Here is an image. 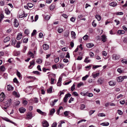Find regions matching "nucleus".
Returning <instances> with one entry per match:
<instances>
[{
  "instance_id": "9",
  "label": "nucleus",
  "mask_w": 127,
  "mask_h": 127,
  "mask_svg": "<svg viewBox=\"0 0 127 127\" xmlns=\"http://www.w3.org/2000/svg\"><path fill=\"white\" fill-rule=\"evenodd\" d=\"M28 55L30 57L33 58L34 57V55L33 53L30 51H29L27 53Z\"/></svg>"
},
{
  "instance_id": "34",
  "label": "nucleus",
  "mask_w": 127,
  "mask_h": 127,
  "mask_svg": "<svg viewBox=\"0 0 127 127\" xmlns=\"http://www.w3.org/2000/svg\"><path fill=\"white\" fill-rule=\"evenodd\" d=\"M4 120L5 121H6L7 122H10V123H12L13 124H14V122H13L11 121H10V120L8 119L7 118H4Z\"/></svg>"
},
{
  "instance_id": "14",
  "label": "nucleus",
  "mask_w": 127,
  "mask_h": 127,
  "mask_svg": "<svg viewBox=\"0 0 127 127\" xmlns=\"http://www.w3.org/2000/svg\"><path fill=\"white\" fill-rule=\"evenodd\" d=\"M101 39L102 41L104 42L106 41L107 38L105 35H102L101 36Z\"/></svg>"
},
{
  "instance_id": "6",
  "label": "nucleus",
  "mask_w": 127,
  "mask_h": 127,
  "mask_svg": "<svg viewBox=\"0 0 127 127\" xmlns=\"http://www.w3.org/2000/svg\"><path fill=\"white\" fill-rule=\"evenodd\" d=\"M43 126L44 127H48L49 126L48 122L46 120L42 122Z\"/></svg>"
},
{
  "instance_id": "32",
  "label": "nucleus",
  "mask_w": 127,
  "mask_h": 127,
  "mask_svg": "<svg viewBox=\"0 0 127 127\" xmlns=\"http://www.w3.org/2000/svg\"><path fill=\"white\" fill-rule=\"evenodd\" d=\"M42 60L41 59H37L36 61V62L38 64H41L42 63Z\"/></svg>"
},
{
  "instance_id": "25",
  "label": "nucleus",
  "mask_w": 127,
  "mask_h": 127,
  "mask_svg": "<svg viewBox=\"0 0 127 127\" xmlns=\"http://www.w3.org/2000/svg\"><path fill=\"white\" fill-rule=\"evenodd\" d=\"M10 39V38L9 37H7L4 39V42H7L9 41Z\"/></svg>"
},
{
  "instance_id": "41",
  "label": "nucleus",
  "mask_w": 127,
  "mask_h": 127,
  "mask_svg": "<svg viewBox=\"0 0 127 127\" xmlns=\"http://www.w3.org/2000/svg\"><path fill=\"white\" fill-rule=\"evenodd\" d=\"M52 91V89L51 87H50L47 90V92L48 93H51Z\"/></svg>"
},
{
  "instance_id": "35",
  "label": "nucleus",
  "mask_w": 127,
  "mask_h": 127,
  "mask_svg": "<svg viewBox=\"0 0 127 127\" xmlns=\"http://www.w3.org/2000/svg\"><path fill=\"white\" fill-rule=\"evenodd\" d=\"M89 37V36L88 35H86L83 37V38L84 40H86L88 39Z\"/></svg>"
},
{
  "instance_id": "16",
  "label": "nucleus",
  "mask_w": 127,
  "mask_h": 127,
  "mask_svg": "<svg viewBox=\"0 0 127 127\" xmlns=\"http://www.w3.org/2000/svg\"><path fill=\"white\" fill-rule=\"evenodd\" d=\"M13 94L17 97H19L20 96L19 94L15 91L13 92Z\"/></svg>"
},
{
  "instance_id": "51",
  "label": "nucleus",
  "mask_w": 127,
  "mask_h": 127,
  "mask_svg": "<svg viewBox=\"0 0 127 127\" xmlns=\"http://www.w3.org/2000/svg\"><path fill=\"white\" fill-rule=\"evenodd\" d=\"M69 32H66L64 33V36L66 37H67L69 35Z\"/></svg>"
},
{
  "instance_id": "8",
  "label": "nucleus",
  "mask_w": 127,
  "mask_h": 127,
  "mask_svg": "<svg viewBox=\"0 0 127 127\" xmlns=\"http://www.w3.org/2000/svg\"><path fill=\"white\" fill-rule=\"evenodd\" d=\"M19 110L20 113H23L26 111V109L25 108L22 107L19 108Z\"/></svg>"
},
{
  "instance_id": "20",
  "label": "nucleus",
  "mask_w": 127,
  "mask_h": 127,
  "mask_svg": "<svg viewBox=\"0 0 127 127\" xmlns=\"http://www.w3.org/2000/svg\"><path fill=\"white\" fill-rule=\"evenodd\" d=\"M100 125L104 126H107L109 125V123L107 122H105L101 123Z\"/></svg>"
},
{
  "instance_id": "52",
  "label": "nucleus",
  "mask_w": 127,
  "mask_h": 127,
  "mask_svg": "<svg viewBox=\"0 0 127 127\" xmlns=\"http://www.w3.org/2000/svg\"><path fill=\"white\" fill-rule=\"evenodd\" d=\"M85 107V106L84 104H81L80 106V109H81L82 110L84 109Z\"/></svg>"
},
{
  "instance_id": "19",
  "label": "nucleus",
  "mask_w": 127,
  "mask_h": 127,
  "mask_svg": "<svg viewBox=\"0 0 127 127\" xmlns=\"http://www.w3.org/2000/svg\"><path fill=\"white\" fill-rule=\"evenodd\" d=\"M86 46L88 48H90L94 46V44L92 43H88L86 44Z\"/></svg>"
},
{
  "instance_id": "1",
  "label": "nucleus",
  "mask_w": 127,
  "mask_h": 127,
  "mask_svg": "<svg viewBox=\"0 0 127 127\" xmlns=\"http://www.w3.org/2000/svg\"><path fill=\"white\" fill-rule=\"evenodd\" d=\"M126 78H127V76H120L117 78V80L118 82H121L124 80V79Z\"/></svg>"
},
{
  "instance_id": "62",
  "label": "nucleus",
  "mask_w": 127,
  "mask_h": 127,
  "mask_svg": "<svg viewBox=\"0 0 127 127\" xmlns=\"http://www.w3.org/2000/svg\"><path fill=\"white\" fill-rule=\"evenodd\" d=\"M73 95L75 96H78V95L77 93L75 92H73Z\"/></svg>"
},
{
  "instance_id": "33",
  "label": "nucleus",
  "mask_w": 127,
  "mask_h": 127,
  "mask_svg": "<svg viewBox=\"0 0 127 127\" xmlns=\"http://www.w3.org/2000/svg\"><path fill=\"white\" fill-rule=\"evenodd\" d=\"M84 84L82 82H80L77 85V87L78 88H80L81 86H83Z\"/></svg>"
},
{
  "instance_id": "58",
  "label": "nucleus",
  "mask_w": 127,
  "mask_h": 127,
  "mask_svg": "<svg viewBox=\"0 0 127 127\" xmlns=\"http://www.w3.org/2000/svg\"><path fill=\"white\" fill-rule=\"evenodd\" d=\"M36 32V30H33V32L32 33V36L34 35L35 34Z\"/></svg>"
},
{
  "instance_id": "54",
  "label": "nucleus",
  "mask_w": 127,
  "mask_h": 127,
  "mask_svg": "<svg viewBox=\"0 0 127 127\" xmlns=\"http://www.w3.org/2000/svg\"><path fill=\"white\" fill-rule=\"evenodd\" d=\"M89 55L91 57H93L94 56V53L92 52H90L89 53Z\"/></svg>"
},
{
  "instance_id": "59",
  "label": "nucleus",
  "mask_w": 127,
  "mask_h": 127,
  "mask_svg": "<svg viewBox=\"0 0 127 127\" xmlns=\"http://www.w3.org/2000/svg\"><path fill=\"white\" fill-rule=\"evenodd\" d=\"M3 17H4L3 15L2 14H1L0 15V22L2 20V19L3 18Z\"/></svg>"
},
{
  "instance_id": "56",
  "label": "nucleus",
  "mask_w": 127,
  "mask_h": 127,
  "mask_svg": "<svg viewBox=\"0 0 127 127\" xmlns=\"http://www.w3.org/2000/svg\"><path fill=\"white\" fill-rule=\"evenodd\" d=\"M59 60V57H57L56 58H55L54 60L55 62L56 63H57L58 62Z\"/></svg>"
},
{
  "instance_id": "50",
  "label": "nucleus",
  "mask_w": 127,
  "mask_h": 127,
  "mask_svg": "<svg viewBox=\"0 0 127 127\" xmlns=\"http://www.w3.org/2000/svg\"><path fill=\"white\" fill-rule=\"evenodd\" d=\"M24 33L25 34H28L29 33V32L28 29H26L24 31Z\"/></svg>"
},
{
  "instance_id": "10",
  "label": "nucleus",
  "mask_w": 127,
  "mask_h": 127,
  "mask_svg": "<svg viewBox=\"0 0 127 127\" xmlns=\"http://www.w3.org/2000/svg\"><path fill=\"white\" fill-rule=\"evenodd\" d=\"M7 88L8 91H12L13 89V87L12 86L10 85H7Z\"/></svg>"
},
{
  "instance_id": "5",
  "label": "nucleus",
  "mask_w": 127,
  "mask_h": 127,
  "mask_svg": "<svg viewBox=\"0 0 127 127\" xmlns=\"http://www.w3.org/2000/svg\"><path fill=\"white\" fill-rule=\"evenodd\" d=\"M5 98V95L4 93L2 92L0 95V101H2Z\"/></svg>"
},
{
  "instance_id": "4",
  "label": "nucleus",
  "mask_w": 127,
  "mask_h": 127,
  "mask_svg": "<svg viewBox=\"0 0 127 127\" xmlns=\"http://www.w3.org/2000/svg\"><path fill=\"white\" fill-rule=\"evenodd\" d=\"M71 94L69 93H68L66 94L65 97H64L63 100L64 102H66L67 101V99L68 97H70L71 96Z\"/></svg>"
},
{
  "instance_id": "48",
  "label": "nucleus",
  "mask_w": 127,
  "mask_h": 127,
  "mask_svg": "<svg viewBox=\"0 0 127 127\" xmlns=\"http://www.w3.org/2000/svg\"><path fill=\"white\" fill-rule=\"evenodd\" d=\"M28 41V38H25L23 39V42L24 43H27Z\"/></svg>"
},
{
  "instance_id": "17",
  "label": "nucleus",
  "mask_w": 127,
  "mask_h": 127,
  "mask_svg": "<svg viewBox=\"0 0 127 127\" xmlns=\"http://www.w3.org/2000/svg\"><path fill=\"white\" fill-rule=\"evenodd\" d=\"M109 85L111 86H114L116 85V82L113 81H111L109 82Z\"/></svg>"
},
{
  "instance_id": "39",
  "label": "nucleus",
  "mask_w": 127,
  "mask_h": 127,
  "mask_svg": "<svg viewBox=\"0 0 127 127\" xmlns=\"http://www.w3.org/2000/svg\"><path fill=\"white\" fill-rule=\"evenodd\" d=\"M12 42L11 44L12 45H14L16 43V39H14V40H12L11 41Z\"/></svg>"
},
{
  "instance_id": "49",
  "label": "nucleus",
  "mask_w": 127,
  "mask_h": 127,
  "mask_svg": "<svg viewBox=\"0 0 127 127\" xmlns=\"http://www.w3.org/2000/svg\"><path fill=\"white\" fill-rule=\"evenodd\" d=\"M28 78H29L32 79L34 80H38L35 77L30 76L28 77Z\"/></svg>"
},
{
  "instance_id": "60",
  "label": "nucleus",
  "mask_w": 127,
  "mask_h": 127,
  "mask_svg": "<svg viewBox=\"0 0 127 127\" xmlns=\"http://www.w3.org/2000/svg\"><path fill=\"white\" fill-rule=\"evenodd\" d=\"M50 18V17L48 15H47L45 17V19L46 20H49Z\"/></svg>"
},
{
  "instance_id": "53",
  "label": "nucleus",
  "mask_w": 127,
  "mask_h": 127,
  "mask_svg": "<svg viewBox=\"0 0 127 127\" xmlns=\"http://www.w3.org/2000/svg\"><path fill=\"white\" fill-rule=\"evenodd\" d=\"M95 21L94 20L92 23V25L94 27H96V23H95Z\"/></svg>"
},
{
  "instance_id": "31",
  "label": "nucleus",
  "mask_w": 127,
  "mask_h": 127,
  "mask_svg": "<svg viewBox=\"0 0 127 127\" xmlns=\"http://www.w3.org/2000/svg\"><path fill=\"white\" fill-rule=\"evenodd\" d=\"M89 76L88 75H86L85 76L83 77L82 78V80L83 81L86 80L89 77Z\"/></svg>"
},
{
  "instance_id": "42",
  "label": "nucleus",
  "mask_w": 127,
  "mask_h": 127,
  "mask_svg": "<svg viewBox=\"0 0 127 127\" xmlns=\"http://www.w3.org/2000/svg\"><path fill=\"white\" fill-rule=\"evenodd\" d=\"M16 74L17 76L19 78H20L21 77V75L20 73L18 71V70L17 71Z\"/></svg>"
},
{
  "instance_id": "7",
  "label": "nucleus",
  "mask_w": 127,
  "mask_h": 127,
  "mask_svg": "<svg viewBox=\"0 0 127 127\" xmlns=\"http://www.w3.org/2000/svg\"><path fill=\"white\" fill-rule=\"evenodd\" d=\"M22 34L21 32H20L18 33L16 37V39L18 40H20L22 37Z\"/></svg>"
},
{
  "instance_id": "15",
  "label": "nucleus",
  "mask_w": 127,
  "mask_h": 127,
  "mask_svg": "<svg viewBox=\"0 0 127 127\" xmlns=\"http://www.w3.org/2000/svg\"><path fill=\"white\" fill-rule=\"evenodd\" d=\"M49 48V46L46 44H44L43 45V49L45 50L48 49Z\"/></svg>"
},
{
  "instance_id": "3",
  "label": "nucleus",
  "mask_w": 127,
  "mask_h": 127,
  "mask_svg": "<svg viewBox=\"0 0 127 127\" xmlns=\"http://www.w3.org/2000/svg\"><path fill=\"white\" fill-rule=\"evenodd\" d=\"M120 58V56L118 55L114 54L112 55V59L115 61L118 60Z\"/></svg>"
},
{
  "instance_id": "40",
  "label": "nucleus",
  "mask_w": 127,
  "mask_h": 127,
  "mask_svg": "<svg viewBox=\"0 0 127 127\" xmlns=\"http://www.w3.org/2000/svg\"><path fill=\"white\" fill-rule=\"evenodd\" d=\"M86 95L90 97H91L93 96V94L92 93H86Z\"/></svg>"
},
{
  "instance_id": "57",
  "label": "nucleus",
  "mask_w": 127,
  "mask_h": 127,
  "mask_svg": "<svg viewBox=\"0 0 127 127\" xmlns=\"http://www.w3.org/2000/svg\"><path fill=\"white\" fill-rule=\"evenodd\" d=\"M121 62L123 63H125V64H127V61H126V60L125 59H124L122 60H121Z\"/></svg>"
},
{
  "instance_id": "47",
  "label": "nucleus",
  "mask_w": 127,
  "mask_h": 127,
  "mask_svg": "<svg viewBox=\"0 0 127 127\" xmlns=\"http://www.w3.org/2000/svg\"><path fill=\"white\" fill-rule=\"evenodd\" d=\"M27 48V47L26 46H24V48L22 50V52L23 53H25L26 52V50Z\"/></svg>"
},
{
  "instance_id": "28",
  "label": "nucleus",
  "mask_w": 127,
  "mask_h": 127,
  "mask_svg": "<svg viewBox=\"0 0 127 127\" xmlns=\"http://www.w3.org/2000/svg\"><path fill=\"white\" fill-rule=\"evenodd\" d=\"M55 111V110L54 108H53L51 109L50 112V115H52L54 113Z\"/></svg>"
},
{
  "instance_id": "30",
  "label": "nucleus",
  "mask_w": 127,
  "mask_h": 127,
  "mask_svg": "<svg viewBox=\"0 0 127 127\" xmlns=\"http://www.w3.org/2000/svg\"><path fill=\"white\" fill-rule=\"evenodd\" d=\"M5 13L7 15H9L10 13V12L8 9L7 8H6L5 9Z\"/></svg>"
},
{
  "instance_id": "21",
  "label": "nucleus",
  "mask_w": 127,
  "mask_h": 127,
  "mask_svg": "<svg viewBox=\"0 0 127 127\" xmlns=\"http://www.w3.org/2000/svg\"><path fill=\"white\" fill-rule=\"evenodd\" d=\"M125 33V31L123 30H118L117 32V33L119 34H124Z\"/></svg>"
},
{
  "instance_id": "24",
  "label": "nucleus",
  "mask_w": 127,
  "mask_h": 127,
  "mask_svg": "<svg viewBox=\"0 0 127 127\" xmlns=\"http://www.w3.org/2000/svg\"><path fill=\"white\" fill-rule=\"evenodd\" d=\"M99 75V73H97L95 74L93 73L92 74V76L93 78H95L96 77L98 76Z\"/></svg>"
},
{
  "instance_id": "44",
  "label": "nucleus",
  "mask_w": 127,
  "mask_h": 127,
  "mask_svg": "<svg viewBox=\"0 0 127 127\" xmlns=\"http://www.w3.org/2000/svg\"><path fill=\"white\" fill-rule=\"evenodd\" d=\"M95 111V110H91L89 112V115L90 116L92 114L94 113Z\"/></svg>"
},
{
  "instance_id": "43",
  "label": "nucleus",
  "mask_w": 127,
  "mask_h": 127,
  "mask_svg": "<svg viewBox=\"0 0 127 127\" xmlns=\"http://www.w3.org/2000/svg\"><path fill=\"white\" fill-rule=\"evenodd\" d=\"M27 4L29 7L30 8H31L33 6V4L31 3H28Z\"/></svg>"
},
{
  "instance_id": "63",
  "label": "nucleus",
  "mask_w": 127,
  "mask_h": 127,
  "mask_svg": "<svg viewBox=\"0 0 127 127\" xmlns=\"http://www.w3.org/2000/svg\"><path fill=\"white\" fill-rule=\"evenodd\" d=\"M118 113L120 115H121L122 114V112L120 110H118Z\"/></svg>"
},
{
  "instance_id": "2",
  "label": "nucleus",
  "mask_w": 127,
  "mask_h": 127,
  "mask_svg": "<svg viewBox=\"0 0 127 127\" xmlns=\"http://www.w3.org/2000/svg\"><path fill=\"white\" fill-rule=\"evenodd\" d=\"M32 117V113L31 112H29L27 114L26 118L27 119H31Z\"/></svg>"
},
{
  "instance_id": "46",
  "label": "nucleus",
  "mask_w": 127,
  "mask_h": 127,
  "mask_svg": "<svg viewBox=\"0 0 127 127\" xmlns=\"http://www.w3.org/2000/svg\"><path fill=\"white\" fill-rule=\"evenodd\" d=\"M30 64L31 65H34L35 64L34 61L33 60H32L30 62Z\"/></svg>"
},
{
  "instance_id": "36",
  "label": "nucleus",
  "mask_w": 127,
  "mask_h": 127,
  "mask_svg": "<svg viewBox=\"0 0 127 127\" xmlns=\"http://www.w3.org/2000/svg\"><path fill=\"white\" fill-rule=\"evenodd\" d=\"M98 116L100 117H105V115L103 113H101L98 114Z\"/></svg>"
},
{
  "instance_id": "26",
  "label": "nucleus",
  "mask_w": 127,
  "mask_h": 127,
  "mask_svg": "<svg viewBox=\"0 0 127 127\" xmlns=\"http://www.w3.org/2000/svg\"><path fill=\"white\" fill-rule=\"evenodd\" d=\"M22 42V41H18L17 43L16 44V47L17 48H19L20 47V44Z\"/></svg>"
},
{
  "instance_id": "22",
  "label": "nucleus",
  "mask_w": 127,
  "mask_h": 127,
  "mask_svg": "<svg viewBox=\"0 0 127 127\" xmlns=\"http://www.w3.org/2000/svg\"><path fill=\"white\" fill-rule=\"evenodd\" d=\"M97 82L99 84H101L103 83V80L101 78H99L98 79Z\"/></svg>"
},
{
  "instance_id": "12",
  "label": "nucleus",
  "mask_w": 127,
  "mask_h": 127,
  "mask_svg": "<svg viewBox=\"0 0 127 127\" xmlns=\"http://www.w3.org/2000/svg\"><path fill=\"white\" fill-rule=\"evenodd\" d=\"M109 5L111 6L114 7L117 5V3L116 2L112 1L110 3Z\"/></svg>"
},
{
  "instance_id": "18",
  "label": "nucleus",
  "mask_w": 127,
  "mask_h": 127,
  "mask_svg": "<svg viewBox=\"0 0 127 127\" xmlns=\"http://www.w3.org/2000/svg\"><path fill=\"white\" fill-rule=\"evenodd\" d=\"M14 26L16 27H17L19 25V24L16 19H14Z\"/></svg>"
},
{
  "instance_id": "23",
  "label": "nucleus",
  "mask_w": 127,
  "mask_h": 127,
  "mask_svg": "<svg viewBox=\"0 0 127 127\" xmlns=\"http://www.w3.org/2000/svg\"><path fill=\"white\" fill-rule=\"evenodd\" d=\"M89 58L88 57H86L84 60V62L86 63L90 62L91 60H90L88 59Z\"/></svg>"
},
{
  "instance_id": "11",
  "label": "nucleus",
  "mask_w": 127,
  "mask_h": 127,
  "mask_svg": "<svg viewBox=\"0 0 127 127\" xmlns=\"http://www.w3.org/2000/svg\"><path fill=\"white\" fill-rule=\"evenodd\" d=\"M37 111L40 114L44 115V116H46V113L43 112L41 111L39 109H37Z\"/></svg>"
},
{
  "instance_id": "61",
  "label": "nucleus",
  "mask_w": 127,
  "mask_h": 127,
  "mask_svg": "<svg viewBox=\"0 0 127 127\" xmlns=\"http://www.w3.org/2000/svg\"><path fill=\"white\" fill-rule=\"evenodd\" d=\"M57 125L56 123L54 122L52 124L51 127H56Z\"/></svg>"
},
{
  "instance_id": "13",
  "label": "nucleus",
  "mask_w": 127,
  "mask_h": 127,
  "mask_svg": "<svg viewBox=\"0 0 127 127\" xmlns=\"http://www.w3.org/2000/svg\"><path fill=\"white\" fill-rule=\"evenodd\" d=\"M71 34L72 38L73 39H74L76 38V34L75 32L73 31L71 32Z\"/></svg>"
},
{
  "instance_id": "64",
  "label": "nucleus",
  "mask_w": 127,
  "mask_h": 127,
  "mask_svg": "<svg viewBox=\"0 0 127 127\" xmlns=\"http://www.w3.org/2000/svg\"><path fill=\"white\" fill-rule=\"evenodd\" d=\"M13 82L15 83H18L17 79L16 78H14L13 80Z\"/></svg>"
},
{
  "instance_id": "37",
  "label": "nucleus",
  "mask_w": 127,
  "mask_h": 127,
  "mask_svg": "<svg viewBox=\"0 0 127 127\" xmlns=\"http://www.w3.org/2000/svg\"><path fill=\"white\" fill-rule=\"evenodd\" d=\"M63 31V29L62 28H59L58 30V32L59 33H62Z\"/></svg>"
},
{
  "instance_id": "55",
  "label": "nucleus",
  "mask_w": 127,
  "mask_h": 127,
  "mask_svg": "<svg viewBox=\"0 0 127 127\" xmlns=\"http://www.w3.org/2000/svg\"><path fill=\"white\" fill-rule=\"evenodd\" d=\"M75 17H72L70 19V20L73 22H74L75 21Z\"/></svg>"
},
{
  "instance_id": "29",
  "label": "nucleus",
  "mask_w": 127,
  "mask_h": 127,
  "mask_svg": "<svg viewBox=\"0 0 127 127\" xmlns=\"http://www.w3.org/2000/svg\"><path fill=\"white\" fill-rule=\"evenodd\" d=\"M95 18L99 21L101 20V16L98 15H96L95 16Z\"/></svg>"
},
{
  "instance_id": "38",
  "label": "nucleus",
  "mask_w": 127,
  "mask_h": 127,
  "mask_svg": "<svg viewBox=\"0 0 127 127\" xmlns=\"http://www.w3.org/2000/svg\"><path fill=\"white\" fill-rule=\"evenodd\" d=\"M55 7V5L53 4H52L50 7V10H53L54 8Z\"/></svg>"
},
{
  "instance_id": "27",
  "label": "nucleus",
  "mask_w": 127,
  "mask_h": 127,
  "mask_svg": "<svg viewBox=\"0 0 127 127\" xmlns=\"http://www.w3.org/2000/svg\"><path fill=\"white\" fill-rule=\"evenodd\" d=\"M5 69V67L4 66L2 65L0 66V72L3 71Z\"/></svg>"
},
{
  "instance_id": "45",
  "label": "nucleus",
  "mask_w": 127,
  "mask_h": 127,
  "mask_svg": "<svg viewBox=\"0 0 127 127\" xmlns=\"http://www.w3.org/2000/svg\"><path fill=\"white\" fill-rule=\"evenodd\" d=\"M75 84L74 83L73 84L72 86L71 87V90L73 91L75 89Z\"/></svg>"
}]
</instances>
